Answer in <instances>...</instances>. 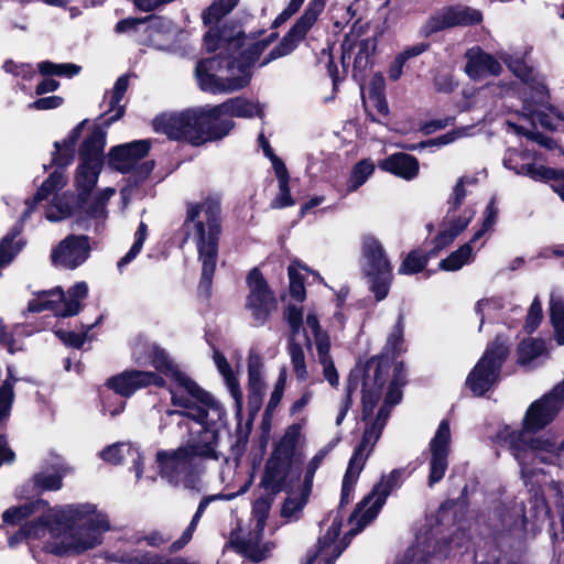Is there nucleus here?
Returning <instances> with one entry per match:
<instances>
[{"label":"nucleus","instance_id":"nucleus-1","mask_svg":"<svg viewBox=\"0 0 564 564\" xmlns=\"http://www.w3.org/2000/svg\"><path fill=\"white\" fill-rule=\"evenodd\" d=\"M199 412V416H192L185 411H165V415L178 426H185L192 437L185 446L156 453L163 479L175 487L196 491L203 488L204 460L219 458V430L226 415L223 405L202 408Z\"/></svg>","mask_w":564,"mask_h":564},{"label":"nucleus","instance_id":"nucleus-2","mask_svg":"<svg viewBox=\"0 0 564 564\" xmlns=\"http://www.w3.org/2000/svg\"><path fill=\"white\" fill-rule=\"evenodd\" d=\"M110 530L106 513L93 503H70L47 509L36 521L25 523L10 538L11 545L28 540H44V549L56 555H77L96 549Z\"/></svg>","mask_w":564,"mask_h":564},{"label":"nucleus","instance_id":"nucleus-3","mask_svg":"<svg viewBox=\"0 0 564 564\" xmlns=\"http://www.w3.org/2000/svg\"><path fill=\"white\" fill-rule=\"evenodd\" d=\"M204 42L209 52L220 50L218 55L200 61L195 69L200 89L212 94L245 88L251 80L254 62L267 46L262 41L250 40L239 26H210Z\"/></svg>","mask_w":564,"mask_h":564},{"label":"nucleus","instance_id":"nucleus-4","mask_svg":"<svg viewBox=\"0 0 564 564\" xmlns=\"http://www.w3.org/2000/svg\"><path fill=\"white\" fill-rule=\"evenodd\" d=\"M105 145L106 131L100 127H95L79 149V165L76 173V186L79 192V200L82 209L86 215L80 226L87 230L94 228L97 232L104 228L108 215L106 204L113 196L115 189L107 187L91 200L86 199L85 196L88 195L97 184L104 164Z\"/></svg>","mask_w":564,"mask_h":564},{"label":"nucleus","instance_id":"nucleus-5","mask_svg":"<svg viewBox=\"0 0 564 564\" xmlns=\"http://www.w3.org/2000/svg\"><path fill=\"white\" fill-rule=\"evenodd\" d=\"M132 357L138 365L151 364L155 370L170 379L171 403L177 408L174 411H185L188 415L199 416V409L221 405L212 394L200 388L165 349L156 344L135 346Z\"/></svg>","mask_w":564,"mask_h":564},{"label":"nucleus","instance_id":"nucleus-6","mask_svg":"<svg viewBox=\"0 0 564 564\" xmlns=\"http://www.w3.org/2000/svg\"><path fill=\"white\" fill-rule=\"evenodd\" d=\"M187 238L192 239L202 262L200 286L212 284L218 257V240L221 234L220 203L208 197L188 204L184 223Z\"/></svg>","mask_w":564,"mask_h":564},{"label":"nucleus","instance_id":"nucleus-7","mask_svg":"<svg viewBox=\"0 0 564 564\" xmlns=\"http://www.w3.org/2000/svg\"><path fill=\"white\" fill-rule=\"evenodd\" d=\"M405 369L402 362L393 365V378L390 381L384 403L379 409L373 421L367 422L361 443L355 449L349 459L347 470L343 479L340 505L348 503L354 486L361 473L369 453L381 436L386 423L390 416L392 406L400 403L402 399L401 388L405 383Z\"/></svg>","mask_w":564,"mask_h":564},{"label":"nucleus","instance_id":"nucleus-8","mask_svg":"<svg viewBox=\"0 0 564 564\" xmlns=\"http://www.w3.org/2000/svg\"><path fill=\"white\" fill-rule=\"evenodd\" d=\"M497 440L511 452L525 482L535 473L538 463L558 465L562 458L561 442L556 443L546 436L529 437L524 432H513L510 426H505L497 434Z\"/></svg>","mask_w":564,"mask_h":564},{"label":"nucleus","instance_id":"nucleus-9","mask_svg":"<svg viewBox=\"0 0 564 564\" xmlns=\"http://www.w3.org/2000/svg\"><path fill=\"white\" fill-rule=\"evenodd\" d=\"M529 503V511H527L523 500L518 499L496 506L490 513L492 529L498 533L521 538L525 533L530 520H539L549 512L543 497L538 494L530 498Z\"/></svg>","mask_w":564,"mask_h":564},{"label":"nucleus","instance_id":"nucleus-10","mask_svg":"<svg viewBox=\"0 0 564 564\" xmlns=\"http://www.w3.org/2000/svg\"><path fill=\"white\" fill-rule=\"evenodd\" d=\"M360 268L376 301H383L392 283V265L381 242L368 236L362 240Z\"/></svg>","mask_w":564,"mask_h":564},{"label":"nucleus","instance_id":"nucleus-11","mask_svg":"<svg viewBox=\"0 0 564 564\" xmlns=\"http://www.w3.org/2000/svg\"><path fill=\"white\" fill-rule=\"evenodd\" d=\"M155 386L164 387L165 380L156 372L144 370H126L110 377L106 387L113 391L112 395L102 397V409L115 416L120 414L126 405L122 398H130L138 390Z\"/></svg>","mask_w":564,"mask_h":564},{"label":"nucleus","instance_id":"nucleus-12","mask_svg":"<svg viewBox=\"0 0 564 564\" xmlns=\"http://www.w3.org/2000/svg\"><path fill=\"white\" fill-rule=\"evenodd\" d=\"M510 351L507 338L497 336L488 345L482 357L475 365L466 379L467 388L476 397L484 395L500 378V371Z\"/></svg>","mask_w":564,"mask_h":564},{"label":"nucleus","instance_id":"nucleus-13","mask_svg":"<svg viewBox=\"0 0 564 564\" xmlns=\"http://www.w3.org/2000/svg\"><path fill=\"white\" fill-rule=\"evenodd\" d=\"M402 471L394 469L387 476L381 478V481L375 486L372 491L366 496L358 505L355 512L350 516L349 524L351 525L348 535L358 534L366 525L375 520L386 503L388 496L392 490L400 486Z\"/></svg>","mask_w":564,"mask_h":564},{"label":"nucleus","instance_id":"nucleus-14","mask_svg":"<svg viewBox=\"0 0 564 564\" xmlns=\"http://www.w3.org/2000/svg\"><path fill=\"white\" fill-rule=\"evenodd\" d=\"M88 286L86 282H77L64 293L62 289L44 291L29 302L30 312L51 311L56 317L77 315L80 302L86 299Z\"/></svg>","mask_w":564,"mask_h":564},{"label":"nucleus","instance_id":"nucleus-15","mask_svg":"<svg viewBox=\"0 0 564 564\" xmlns=\"http://www.w3.org/2000/svg\"><path fill=\"white\" fill-rule=\"evenodd\" d=\"M564 404V380L549 393L530 404L522 420V429L513 432L536 433L551 424Z\"/></svg>","mask_w":564,"mask_h":564},{"label":"nucleus","instance_id":"nucleus-16","mask_svg":"<svg viewBox=\"0 0 564 564\" xmlns=\"http://www.w3.org/2000/svg\"><path fill=\"white\" fill-rule=\"evenodd\" d=\"M327 0H310L304 13L296 20L290 31L282 37L281 42L273 47L268 56L262 61L261 65H267L270 62L291 54L303 41L313 28L318 17L322 14L326 7Z\"/></svg>","mask_w":564,"mask_h":564},{"label":"nucleus","instance_id":"nucleus-17","mask_svg":"<svg viewBox=\"0 0 564 564\" xmlns=\"http://www.w3.org/2000/svg\"><path fill=\"white\" fill-rule=\"evenodd\" d=\"M149 150L148 140L113 147L109 152V165L121 173L134 172L139 178H145L154 167L153 161H142Z\"/></svg>","mask_w":564,"mask_h":564},{"label":"nucleus","instance_id":"nucleus-18","mask_svg":"<svg viewBox=\"0 0 564 564\" xmlns=\"http://www.w3.org/2000/svg\"><path fill=\"white\" fill-rule=\"evenodd\" d=\"M153 124L155 131L166 134L170 139L186 140L199 145L198 109L162 115L155 118Z\"/></svg>","mask_w":564,"mask_h":564},{"label":"nucleus","instance_id":"nucleus-19","mask_svg":"<svg viewBox=\"0 0 564 564\" xmlns=\"http://www.w3.org/2000/svg\"><path fill=\"white\" fill-rule=\"evenodd\" d=\"M249 295L246 307L258 325H264L270 314L276 310V301L258 269H252L247 278Z\"/></svg>","mask_w":564,"mask_h":564},{"label":"nucleus","instance_id":"nucleus-20","mask_svg":"<svg viewBox=\"0 0 564 564\" xmlns=\"http://www.w3.org/2000/svg\"><path fill=\"white\" fill-rule=\"evenodd\" d=\"M451 442L452 435L449 422L447 420H443L429 443V487H433L438 484L446 474L448 468Z\"/></svg>","mask_w":564,"mask_h":564},{"label":"nucleus","instance_id":"nucleus-21","mask_svg":"<svg viewBox=\"0 0 564 564\" xmlns=\"http://www.w3.org/2000/svg\"><path fill=\"white\" fill-rule=\"evenodd\" d=\"M482 21V13L467 6H452L444 8L433 15L424 25L425 35L457 25H474Z\"/></svg>","mask_w":564,"mask_h":564},{"label":"nucleus","instance_id":"nucleus-22","mask_svg":"<svg viewBox=\"0 0 564 564\" xmlns=\"http://www.w3.org/2000/svg\"><path fill=\"white\" fill-rule=\"evenodd\" d=\"M89 253L88 237L70 235L53 249L51 259L56 267L74 270L89 258Z\"/></svg>","mask_w":564,"mask_h":564},{"label":"nucleus","instance_id":"nucleus-23","mask_svg":"<svg viewBox=\"0 0 564 564\" xmlns=\"http://www.w3.org/2000/svg\"><path fill=\"white\" fill-rule=\"evenodd\" d=\"M290 328L291 336L288 343V354L291 359L293 372L299 381H306L308 379V371L305 361V354L303 346L296 341V336L303 324V311L296 305H289L284 312Z\"/></svg>","mask_w":564,"mask_h":564},{"label":"nucleus","instance_id":"nucleus-24","mask_svg":"<svg viewBox=\"0 0 564 564\" xmlns=\"http://www.w3.org/2000/svg\"><path fill=\"white\" fill-rule=\"evenodd\" d=\"M234 126V121L225 111H217V106L198 109L199 144L223 139Z\"/></svg>","mask_w":564,"mask_h":564},{"label":"nucleus","instance_id":"nucleus-25","mask_svg":"<svg viewBox=\"0 0 564 564\" xmlns=\"http://www.w3.org/2000/svg\"><path fill=\"white\" fill-rule=\"evenodd\" d=\"M388 372L389 366L386 362H378L376 366L368 364L366 367L362 382V419L365 421L372 414L373 408L380 400Z\"/></svg>","mask_w":564,"mask_h":564},{"label":"nucleus","instance_id":"nucleus-26","mask_svg":"<svg viewBox=\"0 0 564 564\" xmlns=\"http://www.w3.org/2000/svg\"><path fill=\"white\" fill-rule=\"evenodd\" d=\"M340 528L341 522L335 519L326 533L318 539L315 550L307 553L305 564H334L348 545L344 540L338 541Z\"/></svg>","mask_w":564,"mask_h":564},{"label":"nucleus","instance_id":"nucleus-27","mask_svg":"<svg viewBox=\"0 0 564 564\" xmlns=\"http://www.w3.org/2000/svg\"><path fill=\"white\" fill-rule=\"evenodd\" d=\"M503 165L516 174L529 176L534 181H545L554 176L553 170L533 163V156L529 150L508 149Z\"/></svg>","mask_w":564,"mask_h":564},{"label":"nucleus","instance_id":"nucleus-28","mask_svg":"<svg viewBox=\"0 0 564 564\" xmlns=\"http://www.w3.org/2000/svg\"><path fill=\"white\" fill-rule=\"evenodd\" d=\"M305 323L313 332L317 351V361L323 368L325 379L330 386H338L339 377L335 368L334 360L329 354V337L321 330L318 318L314 313L307 314Z\"/></svg>","mask_w":564,"mask_h":564},{"label":"nucleus","instance_id":"nucleus-29","mask_svg":"<svg viewBox=\"0 0 564 564\" xmlns=\"http://www.w3.org/2000/svg\"><path fill=\"white\" fill-rule=\"evenodd\" d=\"M263 532L264 530H259L256 524H252L247 534L232 535L230 541L245 557L252 562H261L268 557L274 547L273 543L263 541Z\"/></svg>","mask_w":564,"mask_h":564},{"label":"nucleus","instance_id":"nucleus-30","mask_svg":"<svg viewBox=\"0 0 564 564\" xmlns=\"http://www.w3.org/2000/svg\"><path fill=\"white\" fill-rule=\"evenodd\" d=\"M100 458L112 465L121 464L126 458H130L135 473V478L139 480L143 475V455L139 446L129 442H118L105 447L100 452Z\"/></svg>","mask_w":564,"mask_h":564},{"label":"nucleus","instance_id":"nucleus-31","mask_svg":"<svg viewBox=\"0 0 564 564\" xmlns=\"http://www.w3.org/2000/svg\"><path fill=\"white\" fill-rule=\"evenodd\" d=\"M465 56L467 59L465 72L474 80L489 75H499L502 69L501 64L492 55L479 47L469 48Z\"/></svg>","mask_w":564,"mask_h":564},{"label":"nucleus","instance_id":"nucleus-32","mask_svg":"<svg viewBox=\"0 0 564 564\" xmlns=\"http://www.w3.org/2000/svg\"><path fill=\"white\" fill-rule=\"evenodd\" d=\"M292 462H284L276 456L271 455L267 462L265 470L261 480L264 489L275 494L290 486L289 476L292 468Z\"/></svg>","mask_w":564,"mask_h":564},{"label":"nucleus","instance_id":"nucleus-33","mask_svg":"<svg viewBox=\"0 0 564 564\" xmlns=\"http://www.w3.org/2000/svg\"><path fill=\"white\" fill-rule=\"evenodd\" d=\"M142 24H147V32L149 33L150 44L160 50L164 48V46L159 43L158 36L161 33L165 34L169 32L171 22L162 18H127L119 21L115 30L117 33H127L133 30H138V28Z\"/></svg>","mask_w":564,"mask_h":564},{"label":"nucleus","instance_id":"nucleus-34","mask_svg":"<svg viewBox=\"0 0 564 564\" xmlns=\"http://www.w3.org/2000/svg\"><path fill=\"white\" fill-rule=\"evenodd\" d=\"M446 555L447 553L443 551V547L438 546V541L420 535L416 545L410 547L397 564H429L431 558Z\"/></svg>","mask_w":564,"mask_h":564},{"label":"nucleus","instance_id":"nucleus-35","mask_svg":"<svg viewBox=\"0 0 564 564\" xmlns=\"http://www.w3.org/2000/svg\"><path fill=\"white\" fill-rule=\"evenodd\" d=\"M378 166L403 180L411 181L419 174V161L408 153H395L381 160Z\"/></svg>","mask_w":564,"mask_h":564},{"label":"nucleus","instance_id":"nucleus-36","mask_svg":"<svg viewBox=\"0 0 564 564\" xmlns=\"http://www.w3.org/2000/svg\"><path fill=\"white\" fill-rule=\"evenodd\" d=\"M213 359L218 372L224 379L228 392L235 401L236 413L237 415H240L242 411L243 394L239 381L226 357L220 351L214 350Z\"/></svg>","mask_w":564,"mask_h":564},{"label":"nucleus","instance_id":"nucleus-37","mask_svg":"<svg viewBox=\"0 0 564 564\" xmlns=\"http://www.w3.org/2000/svg\"><path fill=\"white\" fill-rule=\"evenodd\" d=\"M305 426V420L291 424L275 444L271 455L283 459L284 462H292L294 459L295 451L303 438L302 431Z\"/></svg>","mask_w":564,"mask_h":564},{"label":"nucleus","instance_id":"nucleus-38","mask_svg":"<svg viewBox=\"0 0 564 564\" xmlns=\"http://www.w3.org/2000/svg\"><path fill=\"white\" fill-rule=\"evenodd\" d=\"M217 111H225L230 118L250 119L253 117L262 118L264 115L263 106L245 97H234L225 102L217 105Z\"/></svg>","mask_w":564,"mask_h":564},{"label":"nucleus","instance_id":"nucleus-39","mask_svg":"<svg viewBox=\"0 0 564 564\" xmlns=\"http://www.w3.org/2000/svg\"><path fill=\"white\" fill-rule=\"evenodd\" d=\"M67 471L63 459L54 457L51 468L44 469L34 475L33 481L42 490H58L62 487V479Z\"/></svg>","mask_w":564,"mask_h":564},{"label":"nucleus","instance_id":"nucleus-40","mask_svg":"<svg viewBox=\"0 0 564 564\" xmlns=\"http://www.w3.org/2000/svg\"><path fill=\"white\" fill-rule=\"evenodd\" d=\"M232 497H234L232 495H224V494H217V495H210V496L204 497L199 501L197 510L194 513L188 527L183 532L181 539L173 542V544L171 545V550L176 552V551L183 549L191 541L193 533L196 530V527H197L204 511L206 510V508L209 506L210 502L216 501V500H229Z\"/></svg>","mask_w":564,"mask_h":564},{"label":"nucleus","instance_id":"nucleus-41","mask_svg":"<svg viewBox=\"0 0 564 564\" xmlns=\"http://www.w3.org/2000/svg\"><path fill=\"white\" fill-rule=\"evenodd\" d=\"M376 164L370 159H364L354 164L346 183L344 195L357 192L372 176Z\"/></svg>","mask_w":564,"mask_h":564},{"label":"nucleus","instance_id":"nucleus-42","mask_svg":"<svg viewBox=\"0 0 564 564\" xmlns=\"http://www.w3.org/2000/svg\"><path fill=\"white\" fill-rule=\"evenodd\" d=\"M129 86V77L128 75L120 76L115 85L112 90L109 93V108L108 112H112V115L105 120L107 126L111 124L113 121L119 120L124 113V106L120 102L128 89Z\"/></svg>","mask_w":564,"mask_h":564},{"label":"nucleus","instance_id":"nucleus-43","mask_svg":"<svg viewBox=\"0 0 564 564\" xmlns=\"http://www.w3.org/2000/svg\"><path fill=\"white\" fill-rule=\"evenodd\" d=\"M65 177L63 171L53 172L50 177L43 182L41 187L37 189L32 202H26V209L22 215V219L25 220L30 217L34 206L44 199H46L54 191L63 187Z\"/></svg>","mask_w":564,"mask_h":564},{"label":"nucleus","instance_id":"nucleus-44","mask_svg":"<svg viewBox=\"0 0 564 564\" xmlns=\"http://www.w3.org/2000/svg\"><path fill=\"white\" fill-rule=\"evenodd\" d=\"M550 316L555 339L560 345H564V297L557 291H552L550 295Z\"/></svg>","mask_w":564,"mask_h":564},{"label":"nucleus","instance_id":"nucleus-45","mask_svg":"<svg viewBox=\"0 0 564 564\" xmlns=\"http://www.w3.org/2000/svg\"><path fill=\"white\" fill-rule=\"evenodd\" d=\"M25 242L20 238L19 231L7 234L0 240V269L9 265L13 259L22 251Z\"/></svg>","mask_w":564,"mask_h":564},{"label":"nucleus","instance_id":"nucleus-46","mask_svg":"<svg viewBox=\"0 0 564 564\" xmlns=\"http://www.w3.org/2000/svg\"><path fill=\"white\" fill-rule=\"evenodd\" d=\"M338 443V438L329 442L327 445L322 447L307 463L304 477H303V486L302 489L305 490V495H311L313 488V480L316 470L322 465L325 457L329 454V452L336 446Z\"/></svg>","mask_w":564,"mask_h":564},{"label":"nucleus","instance_id":"nucleus-47","mask_svg":"<svg viewBox=\"0 0 564 564\" xmlns=\"http://www.w3.org/2000/svg\"><path fill=\"white\" fill-rule=\"evenodd\" d=\"M475 258L470 242H466L457 250L453 251L447 258L443 259L438 267L443 271H457L465 264L470 263Z\"/></svg>","mask_w":564,"mask_h":564},{"label":"nucleus","instance_id":"nucleus-48","mask_svg":"<svg viewBox=\"0 0 564 564\" xmlns=\"http://www.w3.org/2000/svg\"><path fill=\"white\" fill-rule=\"evenodd\" d=\"M475 214L473 207L448 208L442 221L459 235L470 224Z\"/></svg>","mask_w":564,"mask_h":564},{"label":"nucleus","instance_id":"nucleus-49","mask_svg":"<svg viewBox=\"0 0 564 564\" xmlns=\"http://www.w3.org/2000/svg\"><path fill=\"white\" fill-rule=\"evenodd\" d=\"M45 509H47V502L39 499L36 501L25 502L21 506L7 509L2 514V519L6 523H17L33 514L35 511Z\"/></svg>","mask_w":564,"mask_h":564},{"label":"nucleus","instance_id":"nucleus-50","mask_svg":"<svg viewBox=\"0 0 564 564\" xmlns=\"http://www.w3.org/2000/svg\"><path fill=\"white\" fill-rule=\"evenodd\" d=\"M239 0H214L203 12V21L206 25L218 23L225 15L230 13Z\"/></svg>","mask_w":564,"mask_h":564},{"label":"nucleus","instance_id":"nucleus-51","mask_svg":"<svg viewBox=\"0 0 564 564\" xmlns=\"http://www.w3.org/2000/svg\"><path fill=\"white\" fill-rule=\"evenodd\" d=\"M7 370L8 377L0 387V422L10 413L14 399L13 387L18 381V378L13 375L12 367L8 366Z\"/></svg>","mask_w":564,"mask_h":564},{"label":"nucleus","instance_id":"nucleus-52","mask_svg":"<svg viewBox=\"0 0 564 564\" xmlns=\"http://www.w3.org/2000/svg\"><path fill=\"white\" fill-rule=\"evenodd\" d=\"M74 200L72 196L55 197L53 203L46 209V219L50 221H61L72 215Z\"/></svg>","mask_w":564,"mask_h":564},{"label":"nucleus","instance_id":"nucleus-53","mask_svg":"<svg viewBox=\"0 0 564 564\" xmlns=\"http://www.w3.org/2000/svg\"><path fill=\"white\" fill-rule=\"evenodd\" d=\"M545 350V345L542 339L530 338L523 340L518 348V360L521 365H528Z\"/></svg>","mask_w":564,"mask_h":564},{"label":"nucleus","instance_id":"nucleus-54","mask_svg":"<svg viewBox=\"0 0 564 564\" xmlns=\"http://www.w3.org/2000/svg\"><path fill=\"white\" fill-rule=\"evenodd\" d=\"M101 319V316L96 321V323L85 326L82 325V332L75 333L64 329H56L55 335L68 347L80 348L85 341L88 339V333L91 328H94Z\"/></svg>","mask_w":564,"mask_h":564},{"label":"nucleus","instance_id":"nucleus-55","mask_svg":"<svg viewBox=\"0 0 564 564\" xmlns=\"http://www.w3.org/2000/svg\"><path fill=\"white\" fill-rule=\"evenodd\" d=\"M308 497L304 489L301 490L300 497H289L282 506L281 516L289 522L297 520Z\"/></svg>","mask_w":564,"mask_h":564},{"label":"nucleus","instance_id":"nucleus-56","mask_svg":"<svg viewBox=\"0 0 564 564\" xmlns=\"http://www.w3.org/2000/svg\"><path fill=\"white\" fill-rule=\"evenodd\" d=\"M39 72L42 75H57L65 77H73L80 72V66L73 63L55 64L50 61L41 62L39 65Z\"/></svg>","mask_w":564,"mask_h":564},{"label":"nucleus","instance_id":"nucleus-57","mask_svg":"<svg viewBox=\"0 0 564 564\" xmlns=\"http://www.w3.org/2000/svg\"><path fill=\"white\" fill-rule=\"evenodd\" d=\"M147 235H148L147 225L144 223H140L138 230L135 232V239H134L132 247L127 252V254L124 257H122L117 263L119 271H122V269L127 264H129L133 259H135L137 256L141 252L143 243L147 239Z\"/></svg>","mask_w":564,"mask_h":564},{"label":"nucleus","instance_id":"nucleus-58","mask_svg":"<svg viewBox=\"0 0 564 564\" xmlns=\"http://www.w3.org/2000/svg\"><path fill=\"white\" fill-rule=\"evenodd\" d=\"M427 261V256L420 251H411L399 267V273L409 275L421 272L426 267Z\"/></svg>","mask_w":564,"mask_h":564},{"label":"nucleus","instance_id":"nucleus-59","mask_svg":"<svg viewBox=\"0 0 564 564\" xmlns=\"http://www.w3.org/2000/svg\"><path fill=\"white\" fill-rule=\"evenodd\" d=\"M248 386L249 387H263V362L261 357L256 352H250L248 358Z\"/></svg>","mask_w":564,"mask_h":564},{"label":"nucleus","instance_id":"nucleus-60","mask_svg":"<svg viewBox=\"0 0 564 564\" xmlns=\"http://www.w3.org/2000/svg\"><path fill=\"white\" fill-rule=\"evenodd\" d=\"M500 58L507 64L509 69L521 80L527 82L530 78L531 69L519 57H512L507 53H500Z\"/></svg>","mask_w":564,"mask_h":564},{"label":"nucleus","instance_id":"nucleus-61","mask_svg":"<svg viewBox=\"0 0 564 564\" xmlns=\"http://www.w3.org/2000/svg\"><path fill=\"white\" fill-rule=\"evenodd\" d=\"M458 236L457 231L453 230L451 227L445 226V223H441L440 231L436 237L433 239V253H436L447 246H449Z\"/></svg>","mask_w":564,"mask_h":564},{"label":"nucleus","instance_id":"nucleus-62","mask_svg":"<svg viewBox=\"0 0 564 564\" xmlns=\"http://www.w3.org/2000/svg\"><path fill=\"white\" fill-rule=\"evenodd\" d=\"M290 279V294L296 301H303L305 297L304 283L297 272L295 263H292L288 268Z\"/></svg>","mask_w":564,"mask_h":564},{"label":"nucleus","instance_id":"nucleus-63","mask_svg":"<svg viewBox=\"0 0 564 564\" xmlns=\"http://www.w3.org/2000/svg\"><path fill=\"white\" fill-rule=\"evenodd\" d=\"M54 148L56 150L53 155V163L55 165L58 167H66L73 162L75 158V149L58 141L54 143Z\"/></svg>","mask_w":564,"mask_h":564},{"label":"nucleus","instance_id":"nucleus-64","mask_svg":"<svg viewBox=\"0 0 564 564\" xmlns=\"http://www.w3.org/2000/svg\"><path fill=\"white\" fill-rule=\"evenodd\" d=\"M543 318V311H542V304L539 297H534L533 302L531 303V306L529 308L527 319H525V329L529 333H532L536 329L539 324L541 323Z\"/></svg>","mask_w":564,"mask_h":564}]
</instances>
